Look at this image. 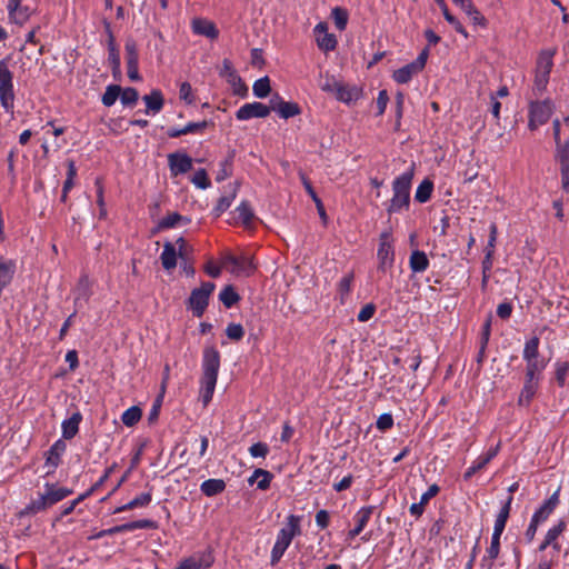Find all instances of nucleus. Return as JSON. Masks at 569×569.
<instances>
[{
    "instance_id": "7",
    "label": "nucleus",
    "mask_w": 569,
    "mask_h": 569,
    "mask_svg": "<svg viewBox=\"0 0 569 569\" xmlns=\"http://www.w3.org/2000/svg\"><path fill=\"white\" fill-rule=\"evenodd\" d=\"M552 113V106L549 101H536L530 103L529 122L530 130H536L539 126L545 124Z\"/></svg>"
},
{
    "instance_id": "14",
    "label": "nucleus",
    "mask_w": 569,
    "mask_h": 569,
    "mask_svg": "<svg viewBox=\"0 0 569 569\" xmlns=\"http://www.w3.org/2000/svg\"><path fill=\"white\" fill-rule=\"evenodd\" d=\"M373 512V507H362L356 515H355V521L356 527L349 531V537L355 538L358 536L367 526L368 521L370 520V517Z\"/></svg>"
},
{
    "instance_id": "47",
    "label": "nucleus",
    "mask_w": 569,
    "mask_h": 569,
    "mask_svg": "<svg viewBox=\"0 0 569 569\" xmlns=\"http://www.w3.org/2000/svg\"><path fill=\"white\" fill-rule=\"evenodd\" d=\"M254 476L260 477L257 481V488L260 490H267L270 487L272 475L264 469H256Z\"/></svg>"
},
{
    "instance_id": "64",
    "label": "nucleus",
    "mask_w": 569,
    "mask_h": 569,
    "mask_svg": "<svg viewBox=\"0 0 569 569\" xmlns=\"http://www.w3.org/2000/svg\"><path fill=\"white\" fill-rule=\"evenodd\" d=\"M161 405H162V395H158V397L154 400L152 408L149 412V416H148V420L150 422H154L158 419Z\"/></svg>"
},
{
    "instance_id": "30",
    "label": "nucleus",
    "mask_w": 569,
    "mask_h": 569,
    "mask_svg": "<svg viewBox=\"0 0 569 569\" xmlns=\"http://www.w3.org/2000/svg\"><path fill=\"white\" fill-rule=\"evenodd\" d=\"M537 386H538V380H535V379L529 380L528 378H526L525 386H523L520 397H519V402L521 405H523V403L527 405L530 402L531 398L536 393Z\"/></svg>"
},
{
    "instance_id": "18",
    "label": "nucleus",
    "mask_w": 569,
    "mask_h": 569,
    "mask_svg": "<svg viewBox=\"0 0 569 569\" xmlns=\"http://www.w3.org/2000/svg\"><path fill=\"white\" fill-rule=\"evenodd\" d=\"M143 101L146 102L147 109L146 113H158L163 107V96L160 90H152L150 94H146L143 97Z\"/></svg>"
},
{
    "instance_id": "57",
    "label": "nucleus",
    "mask_w": 569,
    "mask_h": 569,
    "mask_svg": "<svg viewBox=\"0 0 569 569\" xmlns=\"http://www.w3.org/2000/svg\"><path fill=\"white\" fill-rule=\"evenodd\" d=\"M127 528H129V531L137 530V529H153V528H156V522L152 520H149V519H141V520L128 522Z\"/></svg>"
},
{
    "instance_id": "43",
    "label": "nucleus",
    "mask_w": 569,
    "mask_h": 569,
    "mask_svg": "<svg viewBox=\"0 0 569 569\" xmlns=\"http://www.w3.org/2000/svg\"><path fill=\"white\" fill-rule=\"evenodd\" d=\"M10 19L18 23L22 24L24 23L29 18V10L28 8H22L20 4H18V8H11L8 7Z\"/></svg>"
},
{
    "instance_id": "27",
    "label": "nucleus",
    "mask_w": 569,
    "mask_h": 569,
    "mask_svg": "<svg viewBox=\"0 0 569 569\" xmlns=\"http://www.w3.org/2000/svg\"><path fill=\"white\" fill-rule=\"evenodd\" d=\"M553 54H555L553 50L552 51L551 50L542 51L537 61L536 72L550 74V71L553 66V61H552Z\"/></svg>"
},
{
    "instance_id": "34",
    "label": "nucleus",
    "mask_w": 569,
    "mask_h": 569,
    "mask_svg": "<svg viewBox=\"0 0 569 569\" xmlns=\"http://www.w3.org/2000/svg\"><path fill=\"white\" fill-rule=\"evenodd\" d=\"M121 87L118 84H110L106 88V92L102 94L101 101L106 107L114 104L118 98H120Z\"/></svg>"
},
{
    "instance_id": "4",
    "label": "nucleus",
    "mask_w": 569,
    "mask_h": 569,
    "mask_svg": "<svg viewBox=\"0 0 569 569\" xmlns=\"http://www.w3.org/2000/svg\"><path fill=\"white\" fill-rule=\"evenodd\" d=\"M13 74L8 67L7 60H0V102L7 110L13 108L14 92L12 83Z\"/></svg>"
},
{
    "instance_id": "53",
    "label": "nucleus",
    "mask_w": 569,
    "mask_h": 569,
    "mask_svg": "<svg viewBox=\"0 0 569 569\" xmlns=\"http://www.w3.org/2000/svg\"><path fill=\"white\" fill-rule=\"evenodd\" d=\"M488 463V459H485L482 456L478 457L477 460L473 461V463L467 469V471L463 475L465 480L471 479V477L483 469L486 465Z\"/></svg>"
},
{
    "instance_id": "31",
    "label": "nucleus",
    "mask_w": 569,
    "mask_h": 569,
    "mask_svg": "<svg viewBox=\"0 0 569 569\" xmlns=\"http://www.w3.org/2000/svg\"><path fill=\"white\" fill-rule=\"evenodd\" d=\"M556 159L560 163V168H569V142H556Z\"/></svg>"
},
{
    "instance_id": "56",
    "label": "nucleus",
    "mask_w": 569,
    "mask_h": 569,
    "mask_svg": "<svg viewBox=\"0 0 569 569\" xmlns=\"http://www.w3.org/2000/svg\"><path fill=\"white\" fill-rule=\"evenodd\" d=\"M192 182L198 187V188H201V189H207L209 186H210V181L208 179V176H207V172L204 169H199L193 178H192Z\"/></svg>"
},
{
    "instance_id": "8",
    "label": "nucleus",
    "mask_w": 569,
    "mask_h": 569,
    "mask_svg": "<svg viewBox=\"0 0 569 569\" xmlns=\"http://www.w3.org/2000/svg\"><path fill=\"white\" fill-rule=\"evenodd\" d=\"M379 260V269L386 271L391 268L395 260V251L392 246L391 234L389 232H382L380 234V243L377 252Z\"/></svg>"
},
{
    "instance_id": "10",
    "label": "nucleus",
    "mask_w": 569,
    "mask_h": 569,
    "mask_svg": "<svg viewBox=\"0 0 569 569\" xmlns=\"http://www.w3.org/2000/svg\"><path fill=\"white\" fill-rule=\"evenodd\" d=\"M168 162L172 176L183 174L192 168V159L186 153H170Z\"/></svg>"
},
{
    "instance_id": "52",
    "label": "nucleus",
    "mask_w": 569,
    "mask_h": 569,
    "mask_svg": "<svg viewBox=\"0 0 569 569\" xmlns=\"http://www.w3.org/2000/svg\"><path fill=\"white\" fill-rule=\"evenodd\" d=\"M226 335L230 340L239 341L244 336V329L240 323H230L226 329Z\"/></svg>"
},
{
    "instance_id": "51",
    "label": "nucleus",
    "mask_w": 569,
    "mask_h": 569,
    "mask_svg": "<svg viewBox=\"0 0 569 569\" xmlns=\"http://www.w3.org/2000/svg\"><path fill=\"white\" fill-rule=\"evenodd\" d=\"M187 220L178 212H171L159 222V228L168 229L176 227L180 221Z\"/></svg>"
},
{
    "instance_id": "16",
    "label": "nucleus",
    "mask_w": 569,
    "mask_h": 569,
    "mask_svg": "<svg viewBox=\"0 0 569 569\" xmlns=\"http://www.w3.org/2000/svg\"><path fill=\"white\" fill-rule=\"evenodd\" d=\"M67 445L63 440H57L47 452L46 465L56 469L60 463V457L66 451Z\"/></svg>"
},
{
    "instance_id": "44",
    "label": "nucleus",
    "mask_w": 569,
    "mask_h": 569,
    "mask_svg": "<svg viewBox=\"0 0 569 569\" xmlns=\"http://www.w3.org/2000/svg\"><path fill=\"white\" fill-rule=\"evenodd\" d=\"M339 83L340 82L332 76H320L319 87L322 91L333 94L338 89Z\"/></svg>"
},
{
    "instance_id": "62",
    "label": "nucleus",
    "mask_w": 569,
    "mask_h": 569,
    "mask_svg": "<svg viewBox=\"0 0 569 569\" xmlns=\"http://www.w3.org/2000/svg\"><path fill=\"white\" fill-rule=\"evenodd\" d=\"M392 425L393 419L392 416L389 413L381 415L377 420V428L382 431L390 429Z\"/></svg>"
},
{
    "instance_id": "12",
    "label": "nucleus",
    "mask_w": 569,
    "mask_h": 569,
    "mask_svg": "<svg viewBox=\"0 0 569 569\" xmlns=\"http://www.w3.org/2000/svg\"><path fill=\"white\" fill-rule=\"evenodd\" d=\"M191 29L193 33L203 36L211 40L217 39L219 36V30L217 29L216 24L212 21L203 18H194L191 21Z\"/></svg>"
},
{
    "instance_id": "48",
    "label": "nucleus",
    "mask_w": 569,
    "mask_h": 569,
    "mask_svg": "<svg viewBox=\"0 0 569 569\" xmlns=\"http://www.w3.org/2000/svg\"><path fill=\"white\" fill-rule=\"evenodd\" d=\"M445 19L456 29L457 32L468 38V33L463 26L449 12L447 4L441 8Z\"/></svg>"
},
{
    "instance_id": "42",
    "label": "nucleus",
    "mask_w": 569,
    "mask_h": 569,
    "mask_svg": "<svg viewBox=\"0 0 569 569\" xmlns=\"http://www.w3.org/2000/svg\"><path fill=\"white\" fill-rule=\"evenodd\" d=\"M461 10L469 17L475 26H486L485 17L475 8L471 2Z\"/></svg>"
},
{
    "instance_id": "3",
    "label": "nucleus",
    "mask_w": 569,
    "mask_h": 569,
    "mask_svg": "<svg viewBox=\"0 0 569 569\" xmlns=\"http://www.w3.org/2000/svg\"><path fill=\"white\" fill-rule=\"evenodd\" d=\"M301 533L300 517L290 515L287 517V522L280 529L277 536L276 543L271 550V565L274 566L279 562L284 551L290 546L292 539Z\"/></svg>"
},
{
    "instance_id": "50",
    "label": "nucleus",
    "mask_w": 569,
    "mask_h": 569,
    "mask_svg": "<svg viewBox=\"0 0 569 569\" xmlns=\"http://www.w3.org/2000/svg\"><path fill=\"white\" fill-rule=\"evenodd\" d=\"M139 93L134 88L121 89L120 100L124 106H133L138 101Z\"/></svg>"
},
{
    "instance_id": "23",
    "label": "nucleus",
    "mask_w": 569,
    "mask_h": 569,
    "mask_svg": "<svg viewBox=\"0 0 569 569\" xmlns=\"http://www.w3.org/2000/svg\"><path fill=\"white\" fill-rule=\"evenodd\" d=\"M226 489V482L222 479H208L200 486L201 492L207 497H213Z\"/></svg>"
},
{
    "instance_id": "22",
    "label": "nucleus",
    "mask_w": 569,
    "mask_h": 569,
    "mask_svg": "<svg viewBox=\"0 0 569 569\" xmlns=\"http://www.w3.org/2000/svg\"><path fill=\"white\" fill-rule=\"evenodd\" d=\"M106 31L108 33V46H109V61L112 64L114 71L120 70V56L114 44V37L110 29V23L104 21Z\"/></svg>"
},
{
    "instance_id": "38",
    "label": "nucleus",
    "mask_w": 569,
    "mask_h": 569,
    "mask_svg": "<svg viewBox=\"0 0 569 569\" xmlns=\"http://www.w3.org/2000/svg\"><path fill=\"white\" fill-rule=\"evenodd\" d=\"M49 508L46 498L43 495H41L39 498L32 500L22 511L21 515H33L39 511L46 510Z\"/></svg>"
},
{
    "instance_id": "25",
    "label": "nucleus",
    "mask_w": 569,
    "mask_h": 569,
    "mask_svg": "<svg viewBox=\"0 0 569 569\" xmlns=\"http://www.w3.org/2000/svg\"><path fill=\"white\" fill-rule=\"evenodd\" d=\"M274 111L283 119H288L300 113V108L295 102L279 100Z\"/></svg>"
},
{
    "instance_id": "63",
    "label": "nucleus",
    "mask_w": 569,
    "mask_h": 569,
    "mask_svg": "<svg viewBox=\"0 0 569 569\" xmlns=\"http://www.w3.org/2000/svg\"><path fill=\"white\" fill-rule=\"evenodd\" d=\"M208 127V122L206 120L200 122H189L183 127L186 134L201 132Z\"/></svg>"
},
{
    "instance_id": "6",
    "label": "nucleus",
    "mask_w": 569,
    "mask_h": 569,
    "mask_svg": "<svg viewBox=\"0 0 569 569\" xmlns=\"http://www.w3.org/2000/svg\"><path fill=\"white\" fill-rule=\"evenodd\" d=\"M214 287L212 282H203L200 288L192 290L189 298V306L194 316L201 317L203 315Z\"/></svg>"
},
{
    "instance_id": "19",
    "label": "nucleus",
    "mask_w": 569,
    "mask_h": 569,
    "mask_svg": "<svg viewBox=\"0 0 569 569\" xmlns=\"http://www.w3.org/2000/svg\"><path fill=\"white\" fill-rule=\"evenodd\" d=\"M238 184H233L229 187V191L226 192L222 197L219 198L217 206L213 209V213L216 217L221 216L232 203L237 196Z\"/></svg>"
},
{
    "instance_id": "45",
    "label": "nucleus",
    "mask_w": 569,
    "mask_h": 569,
    "mask_svg": "<svg viewBox=\"0 0 569 569\" xmlns=\"http://www.w3.org/2000/svg\"><path fill=\"white\" fill-rule=\"evenodd\" d=\"M499 549H500V536L492 535L490 547L487 549V557H485L482 560V561H486L487 558L490 560L488 569H491L492 560H495L498 557Z\"/></svg>"
},
{
    "instance_id": "20",
    "label": "nucleus",
    "mask_w": 569,
    "mask_h": 569,
    "mask_svg": "<svg viewBox=\"0 0 569 569\" xmlns=\"http://www.w3.org/2000/svg\"><path fill=\"white\" fill-rule=\"evenodd\" d=\"M81 419L80 412H74L69 419L62 422V437L64 439H72L78 433Z\"/></svg>"
},
{
    "instance_id": "60",
    "label": "nucleus",
    "mask_w": 569,
    "mask_h": 569,
    "mask_svg": "<svg viewBox=\"0 0 569 569\" xmlns=\"http://www.w3.org/2000/svg\"><path fill=\"white\" fill-rule=\"evenodd\" d=\"M568 371L569 365L567 362L557 363L556 379L560 386L565 383Z\"/></svg>"
},
{
    "instance_id": "29",
    "label": "nucleus",
    "mask_w": 569,
    "mask_h": 569,
    "mask_svg": "<svg viewBox=\"0 0 569 569\" xmlns=\"http://www.w3.org/2000/svg\"><path fill=\"white\" fill-rule=\"evenodd\" d=\"M433 190V183L432 181L425 179L417 188L415 199L420 202L425 203L427 202L432 193Z\"/></svg>"
},
{
    "instance_id": "55",
    "label": "nucleus",
    "mask_w": 569,
    "mask_h": 569,
    "mask_svg": "<svg viewBox=\"0 0 569 569\" xmlns=\"http://www.w3.org/2000/svg\"><path fill=\"white\" fill-rule=\"evenodd\" d=\"M249 452L253 458H266L269 452V447L264 442H257L249 448Z\"/></svg>"
},
{
    "instance_id": "13",
    "label": "nucleus",
    "mask_w": 569,
    "mask_h": 569,
    "mask_svg": "<svg viewBox=\"0 0 569 569\" xmlns=\"http://www.w3.org/2000/svg\"><path fill=\"white\" fill-rule=\"evenodd\" d=\"M72 493V490L57 487L54 485H46V492L43 493L46 501L49 507L63 500L66 497Z\"/></svg>"
},
{
    "instance_id": "61",
    "label": "nucleus",
    "mask_w": 569,
    "mask_h": 569,
    "mask_svg": "<svg viewBox=\"0 0 569 569\" xmlns=\"http://www.w3.org/2000/svg\"><path fill=\"white\" fill-rule=\"evenodd\" d=\"M251 270H252L251 261L246 257L239 258L238 266H234V269H232V271H234V272L246 273V274H248Z\"/></svg>"
},
{
    "instance_id": "32",
    "label": "nucleus",
    "mask_w": 569,
    "mask_h": 569,
    "mask_svg": "<svg viewBox=\"0 0 569 569\" xmlns=\"http://www.w3.org/2000/svg\"><path fill=\"white\" fill-rule=\"evenodd\" d=\"M150 501H151V493L143 492V493L139 495L138 497H136L134 499H132L131 501H129L127 505L118 508L116 510V512L131 510V509H134L138 507H144V506L149 505Z\"/></svg>"
},
{
    "instance_id": "15",
    "label": "nucleus",
    "mask_w": 569,
    "mask_h": 569,
    "mask_svg": "<svg viewBox=\"0 0 569 569\" xmlns=\"http://www.w3.org/2000/svg\"><path fill=\"white\" fill-rule=\"evenodd\" d=\"M558 505V493L555 492L543 505L535 512L532 520L535 522H543L550 516Z\"/></svg>"
},
{
    "instance_id": "21",
    "label": "nucleus",
    "mask_w": 569,
    "mask_h": 569,
    "mask_svg": "<svg viewBox=\"0 0 569 569\" xmlns=\"http://www.w3.org/2000/svg\"><path fill=\"white\" fill-rule=\"evenodd\" d=\"M300 178H301V181L303 183L306 191L312 198V201L315 202V204L317 207V210H318V213H319L321 220L323 221V223H327L328 217H327L322 201L317 196L316 191L313 190L310 181L306 178V176L303 173H300Z\"/></svg>"
},
{
    "instance_id": "39",
    "label": "nucleus",
    "mask_w": 569,
    "mask_h": 569,
    "mask_svg": "<svg viewBox=\"0 0 569 569\" xmlns=\"http://www.w3.org/2000/svg\"><path fill=\"white\" fill-rule=\"evenodd\" d=\"M124 50H126L127 66L138 64V61H139L138 48H137V43L132 39L127 40Z\"/></svg>"
},
{
    "instance_id": "26",
    "label": "nucleus",
    "mask_w": 569,
    "mask_h": 569,
    "mask_svg": "<svg viewBox=\"0 0 569 569\" xmlns=\"http://www.w3.org/2000/svg\"><path fill=\"white\" fill-rule=\"evenodd\" d=\"M333 94L338 100L350 103L359 98L360 92L356 87H347L339 83L338 89Z\"/></svg>"
},
{
    "instance_id": "17",
    "label": "nucleus",
    "mask_w": 569,
    "mask_h": 569,
    "mask_svg": "<svg viewBox=\"0 0 569 569\" xmlns=\"http://www.w3.org/2000/svg\"><path fill=\"white\" fill-rule=\"evenodd\" d=\"M177 256L176 246L171 242H166L160 256L162 267L168 271L174 269L177 266Z\"/></svg>"
},
{
    "instance_id": "54",
    "label": "nucleus",
    "mask_w": 569,
    "mask_h": 569,
    "mask_svg": "<svg viewBox=\"0 0 569 569\" xmlns=\"http://www.w3.org/2000/svg\"><path fill=\"white\" fill-rule=\"evenodd\" d=\"M566 528V523L560 521L558 525L550 528L546 535L547 543H553L557 541L558 537L563 532Z\"/></svg>"
},
{
    "instance_id": "59",
    "label": "nucleus",
    "mask_w": 569,
    "mask_h": 569,
    "mask_svg": "<svg viewBox=\"0 0 569 569\" xmlns=\"http://www.w3.org/2000/svg\"><path fill=\"white\" fill-rule=\"evenodd\" d=\"M375 311H376L375 305L368 303L361 308L357 318L360 322H366L373 317Z\"/></svg>"
},
{
    "instance_id": "9",
    "label": "nucleus",
    "mask_w": 569,
    "mask_h": 569,
    "mask_svg": "<svg viewBox=\"0 0 569 569\" xmlns=\"http://www.w3.org/2000/svg\"><path fill=\"white\" fill-rule=\"evenodd\" d=\"M271 108L261 102L246 103L240 107L236 113L238 120H249L252 118H266L270 114Z\"/></svg>"
},
{
    "instance_id": "11",
    "label": "nucleus",
    "mask_w": 569,
    "mask_h": 569,
    "mask_svg": "<svg viewBox=\"0 0 569 569\" xmlns=\"http://www.w3.org/2000/svg\"><path fill=\"white\" fill-rule=\"evenodd\" d=\"M316 41L318 47L323 51H331L337 46V40L332 33H328V26L320 22L315 27Z\"/></svg>"
},
{
    "instance_id": "36",
    "label": "nucleus",
    "mask_w": 569,
    "mask_h": 569,
    "mask_svg": "<svg viewBox=\"0 0 569 569\" xmlns=\"http://www.w3.org/2000/svg\"><path fill=\"white\" fill-rule=\"evenodd\" d=\"M141 409L137 406H133L122 413L121 420L127 427H132L141 419Z\"/></svg>"
},
{
    "instance_id": "46",
    "label": "nucleus",
    "mask_w": 569,
    "mask_h": 569,
    "mask_svg": "<svg viewBox=\"0 0 569 569\" xmlns=\"http://www.w3.org/2000/svg\"><path fill=\"white\" fill-rule=\"evenodd\" d=\"M332 18L337 29L340 31L346 29L348 22V12L345 9L340 7L333 8Z\"/></svg>"
},
{
    "instance_id": "2",
    "label": "nucleus",
    "mask_w": 569,
    "mask_h": 569,
    "mask_svg": "<svg viewBox=\"0 0 569 569\" xmlns=\"http://www.w3.org/2000/svg\"><path fill=\"white\" fill-rule=\"evenodd\" d=\"M412 178L413 164H411L406 172L395 179L392 183L393 197L387 209L389 214L400 212L402 209L409 207Z\"/></svg>"
},
{
    "instance_id": "37",
    "label": "nucleus",
    "mask_w": 569,
    "mask_h": 569,
    "mask_svg": "<svg viewBox=\"0 0 569 569\" xmlns=\"http://www.w3.org/2000/svg\"><path fill=\"white\" fill-rule=\"evenodd\" d=\"M219 299L227 308H230L240 299V297L232 286H227L219 293Z\"/></svg>"
},
{
    "instance_id": "41",
    "label": "nucleus",
    "mask_w": 569,
    "mask_h": 569,
    "mask_svg": "<svg viewBox=\"0 0 569 569\" xmlns=\"http://www.w3.org/2000/svg\"><path fill=\"white\" fill-rule=\"evenodd\" d=\"M538 349H539V338L535 336L531 339H529L525 345L523 359L525 360L538 359V355H539Z\"/></svg>"
},
{
    "instance_id": "35",
    "label": "nucleus",
    "mask_w": 569,
    "mask_h": 569,
    "mask_svg": "<svg viewBox=\"0 0 569 569\" xmlns=\"http://www.w3.org/2000/svg\"><path fill=\"white\" fill-rule=\"evenodd\" d=\"M253 94L257 98H266L271 91L270 80L268 77H263L254 81L252 86Z\"/></svg>"
},
{
    "instance_id": "1",
    "label": "nucleus",
    "mask_w": 569,
    "mask_h": 569,
    "mask_svg": "<svg viewBox=\"0 0 569 569\" xmlns=\"http://www.w3.org/2000/svg\"><path fill=\"white\" fill-rule=\"evenodd\" d=\"M220 368V353L219 351L210 346L203 350L202 360V378H201V390L200 398L203 406H207L213 396L218 372Z\"/></svg>"
},
{
    "instance_id": "28",
    "label": "nucleus",
    "mask_w": 569,
    "mask_h": 569,
    "mask_svg": "<svg viewBox=\"0 0 569 569\" xmlns=\"http://www.w3.org/2000/svg\"><path fill=\"white\" fill-rule=\"evenodd\" d=\"M76 306H81L82 301L87 302L90 296V282L88 277H81L76 288Z\"/></svg>"
},
{
    "instance_id": "33",
    "label": "nucleus",
    "mask_w": 569,
    "mask_h": 569,
    "mask_svg": "<svg viewBox=\"0 0 569 569\" xmlns=\"http://www.w3.org/2000/svg\"><path fill=\"white\" fill-rule=\"evenodd\" d=\"M527 362V370H526V378L538 380L537 375L540 373L545 367L546 362L543 360L539 359H528Z\"/></svg>"
},
{
    "instance_id": "49",
    "label": "nucleus",
    "mask_w": 569,
    "mask_h": 569,
    "mask_svg": "<svg viewBox=\"0 0 569 569\" xmlns=\"http://www.w3.org/2000/svg\"><path fill=\"white\" fill-rule=\"evenodd\" d=\"M238 218L244 224H249L253 218V212L247 201H242L237 208Z\"/></svg>"
},
{
    "instance_id": "58",
    "label": "nucleus",
    "mask_w": 569,
    "mask_h": 569,
    "mask_svg": "<svg viewBox=\"0 0 569 569\" xmlns=\"http://www.w3.org/2000/svg\"><path fill=\"white\" fill-rule=\"evenodd\" d=\"M179 97L181 100L186 101L189 104L193 103L194 99L192 94V88L189 82H182L180 84Z\"/></svg>"
},
{
    "instance_id": "5",
    "label": "nucleus",
    "mask_w": 569,
    "mask_h": 569,
    "mask_svg": "<svg viewBox=\"0 0 569 569\" xmlns=\"http://www.w3.org/2000/svg\"><path fill=\"white\" fill-rule=\"evenodd\" d=\"M429 56L428 48H425L417 59L405 67L396 70L392 78L398 83H407L411 80L415 74H418L426 66Z\"/></svg>"
},
{
    "instance_id": "24",
    "label": "nucleus",
    "mask_w": 569,
    "mask_h": 569,
    "mask_svg": "<svg viewBox=\"0 0 569 569\" xmlns=\"http://www.w3.org/2000/svg\"><path fill=\"white\" fill-rule=\"evenodd\" d=\"M409 263L413 272H423L429 266V260L423 251L415 250L410 256Z\"/></svg>"
},
{
    "instance_id": "40",
    "label": "nucleus",
    "mask_w": 569,
    "mask_h": 569,
    "mask_svg": "<svg viewBox=\"0 0 569 569\" xmlns=\"http://www.w3.org/2000/svg\"><path fill=\"white\" fill-rule=\"evenodd\" d=\"M232 161H233V152L230 153L221 163L220 169L217 173L216 180L218 182L223 181L232 174Z\"/></svg>"
}]
</instances>
